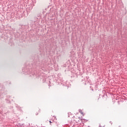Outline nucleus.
<instances>
[{
    "label": "nucleus",
    "mask_w": 127,
    "mask_h": 127,
    "mask_svg": "<svg viewBox=\"0 0 127 127\" xmlns=\"http://www.w3.org/2000/svg\"><path fill=\"white\" fill-rule=\"evenodd\" d=\"M79 113H80V114H81V115H82V116H84V112H83V111H79Z\"/></svg>",
    "instance_id": "f257e3e1"
},
{
    "label": "nucleus",
    "mask_w": 127,
    "mask_h": 127,
    "mask_svg": "<svg viewBox=\"0 0 127 127\" xmlns=\"http://www.w3.org/2000/svg\"><path fill=\"white\" fill-rule=\"evenodd\" d=\"M49 122H50V125H51V124H52V122H51V121H50Z\"/></svg>",
    "instance_id": "f03ea898"
}]
</instances>
